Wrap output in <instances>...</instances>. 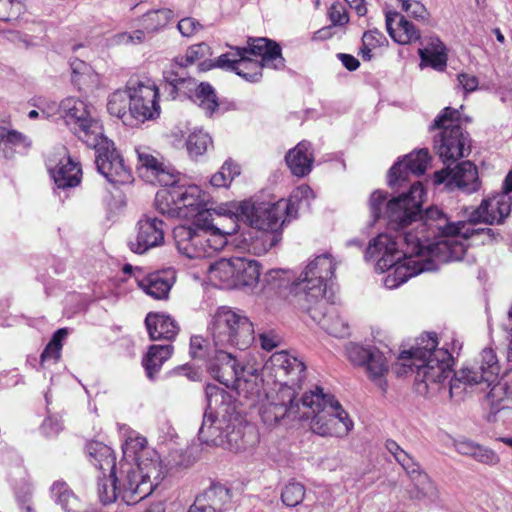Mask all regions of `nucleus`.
Segmentation results:
<instances>
[{
  "mask_svg": "<svg viewBox=\"0 0 512 512\" xmlns=\"http://www.w3.org/2000/svg\"><path fill=\"white\" fill-rule=\"evenodd\" d=\"M305 497V487L299 482H289L282 490L281 499L287 507L299 505Z\"/></svg>",
  "mask_w": 512,
  "mask_h": 512,
  "instance_id": "obj_50",
  "label": "nucleus"
},
{
  "mask_svg": "<svg viewBox=\"0 0 512 512\" xmlns=\"http://www.w3.org/2000/svg\"><path fill=\"white\" fill-rule=\"evenodd\" d=\"M117 476H110V474H105L103 477H99L98 483V495L100 501L104 504H110L117 500L118 494L120 493V488L117 486L118 483Z\"/></svg>",
  "mask_w": 512,
  "mask_h": 512,
  "instance_id": "obj_43",
  "label": "nucleus"
},
{
  "mask_svg": "<svg viewBox=\"0 0 512 512\" xmlns=\"http://www.w3.org/2000/svg\"><path fill=\"white\" fill-rule=\"evenodd\" d=\"M192 100L208 116H211L219 106L215 90L209 83L205 82L197 86Z\"/></svg>",
  "mask_w": 512,
  "mask_h": 512,
  "instance_id": "obj_42",
  "label": "nucleus"
},
{
  "mask_svg": "<svg viewBox=\"0 0 512 512\" xmlns=\"http://www.w3.org/2000/svg\"><path fill=\"white\" fill-rule=\"evenodd\" d=\"M314 199V193L308 185H300L296 187L290 197L285 200V218L286 221H290L297 217L300 210H307L310 207L311 201Z\"/></svg>",
  "mask_w": 512,
  "mask_h": 512,
  "instance_id": "obj_39",
  "label": "nucleus"
},
{
  "mask_svg": "<svg viewBox=\"0 0 512 512\" xmlns=\"http://www.w3.org/2000/svg\"><path fill=\"white\" fill-rule=\"evenodd\" d=\"M230 501V490L221 484H214L195 498L188 512H221Z\"/></svg>",
  "mask_w": 512,
  "mask_h": 512,
  "instance_id": "obj_29",
  "label": "nucleus"
},
{
  "mask_svg": "<svg viewBox=\"0 0 512 512\" xmlns=\"http://www.w3.org/2000/svg\"><path fill=\"white\" fill-rule=\"evenodd\" d=\"M435 334L421 335L416 345L404 350L398 357L397 365L403 370L398 374L415 371L418 390L437 392L452 373V353L445 348H438Z\"/></svg>",
  "mask_w": 512,
  "mask_h": 512,
  "instance_id": "obj_5",
  "label": "nucleus"
},
{
  "mask_svg": "<svg viewBox=\"0 0 512 512\" xmlns=\"http://www.w3.org/2000/svg\"><path fill=\"white\" fill-rule=\"evenodd\" d=\"M458 82L466 93L473 92L478 87V79L474 75L461 73L458 75Z\"/></svg>",
  "mask_w": 512,
  "mask_h": 512,
  "instance_id": "obj_64",
  "label": "nucleus"
},
{
  "mask_svg": "<svg viewBox=\"0 0 512 512\" xmlns=\"http://www.w3.org/2000/svg\"><path fill=\"white\" fill-rule=\"evenodd\" d=\"M285 160L293 175L297 177H304L309 174L314 162L310 142H299L293 149L288 151L285 156Z\"/></svg>",
  "mask_w": 512,
  "mask_h": 512,
  "instance_id": "obj_33",
  "label": "nucleus"
},
{
  "mask_svg": "<svg viewBox=\"0 0 512 512\" xmlns=\"http://www.w3.org/2000/svg\"><path fill=\"white\" fill-rule=\"evenodd\" d=\"M386 42L385 36L378 30H369L364 33L362 43L364 47L377 48Z\"/></svg>",
  "mask_w": 512,
  "mask_h": 512,
  "instance_id": "obj_61",
  "label": "nucleus"
},
{
  "mask_svg": "<svg viewBox=\"0 0 512 512\" xmlns=\"http://www.w3.org/2000/svg\"><path fill=\"white\" fill-rule=\"evenodd\" d=\"M23 10L24 5L20 0H0V21L17 19Z\"/></svg>",
  "mask_w": 512,
  "mask_h": 512,
  "instance_id": "obj_54",
  "label": "nucleus"
},
{
  "mask_svg": "<svg viewBox=\"0 0 512 512\" xmlns=\"http://www.w3.org/2000/svg\"><path fill=\"white\" fill-rule=\"evenodd\" d=\"M293 406L298 411L286 414L284 419L308 420L309 429L321 437L342 438L353 429V421L339 401L321 387L305 392Z\"/></svg>",
  "mask_w": 512,
  "mask_h": 512,
  "instance_id": "obj_6",
  "label": "nucleus"
},
{
  "mask_svg": "<svg viewBox=\"0 0 512 512\" xmlns=\"http://www.w3.org/2000/svg\"><path fill=\"white\" fill-rule=\"evenodd\" d=\"M60 155L61 157L57 164L53 165L52 160L49 161V170L55 184L59 188L77 186L81 179V168L79 163L66 155L64 149H62Z\"/></svg>",
  "mask_w": 512,
  "mask_h": 512,
  "instance_id": "obj_30",
  "label": "nucleus"
},
{
  "mask_svg": "<svg viewBox=\"0 0 512 512\" xmlns=\"http://www.w3.org/2000/svg\"><path fill=\"white\" fill-rule=\"evenodd\" d=\"M236 272L235 282H237V288L240 287H255L260 278V264L253 259L235 257Z\"/></svg>",
  "mask_w": 512,
  "mask_h": 512,
  "instance_id": "obj_38",
  "label": "nucleus"
},
{
  "mask_svg": "<svg viewBox=\"0 0 512 512\" xmlns=\"http://www.w3.org/2000/svg\"><path fill=\"white\" fill-rule=\"evenodd\" d=\"M387 451L394 457L403 470L417 461L405 450H403L394 440H387L385 443Z\"/></svg>",
  "mask_w": 512,
  "mask_h": 512,
  "instance_id": "obj_53",
  "label": "nucleus"
},
{
  "mask_svg": "<svg viewBox=\"0 0 512 512\" xmlns=\"http://www.w3.org/2000/svg\"><path fill=\"white\" fill-rule=\"evenodd\" d=\"M246 48L234 47L232 51L217 58V66L235 72L249 82H257L262 77L263 67L259 61L246 56Z\"/></svg>",
  "mask_w": 512,
  "mask_h": 512,
  "instance_id": "obj_24",
  "label": "nucleus"
},
{
  "mask_svg": "<svg viewBox=\"0 0 512 512\" xmlns=\"http://www.w3.org/2000/svg\"><path fill=\"white\" fill-rule=\"evenodd\" d=\"M51 494L56 503L61 505V507L66 510H72L73 506L76 504L77 499L69 488L67 483L63 481H55L51 486Z\"/></svg>",
  "mask_w": 512,
  "mask_h": 512,
  "instance_id": "obj_46",
  "label": "nucleus"
},
{
  "mask_svg": "<svg viewBox=\"0 0 512 512\" xmlns=\"http://www.w3.org/2000/svg\"><path fill=\"white\" fill-rule=\"evenodd\" d=\"M235 225H226L223 215L215 208V217L201 214L188 225L174 228L175 245L180 254L189 259L212 256L227 244V236L235 234Z\"/></svg>",
  "mask_w": 512,
  "mask_h": 512,
  "instance_id": "obj_8",
  "label": "nucleus"
},
{
  "mask_svg": "<svg viewBox=\"0 0 512 512\" xmlns=\"http://www.w3.org/2000/svg\"><path fill=\"white\" fill-rule=\"evenodd\" d=\"M70 67L72 71V81L77 85L85 83V79L92 76L91 66L80 59L72 60Z\"/></svg>",
  "mask_w": 512,
  "mask_h": 512,
  "instance_id": "obj_56",
  "label": "nucleus"
},
{
  "mask_svg": "<svg viewBox=\"0 0 512 512\" xmlns=\"http://www.w3.org/2000/svg\"><path fill=\"white\" fill-rule=\"evenodd\" d=\"M175 270L169 268L147 275H135V281L139 288H141L150 297L163 300L167 299L169 292L175 282Z\"/></svg>",
  "mask_w": 512,
  "mask_h": 512,
  "instance_id": "obj_27",
  "label": "nucleus"
},
{
  "mask_svg": "<svg viewBox=\"0 0 512 512\" xmlns=\"http://www.w3.org/2000/svg\"><path fill=\"white\" fill-rule=\"evenodd\" d=\"M349 360L355 365L365 366L368 377L383 391L386 387L384 376L388 372V362L378 348L359 344H350L347 348Z\"/></svg>",
  "mask_w": 512,
  "mask_h": 512,
  "instance_id": "obj_19",
  "label": "nucleus"
},
{
  "mask_svg": "<svg viewBox=\"0 0 512 512\" xmlns=\"http://www.w3.org/2000/svg\"><path fill=\"white\" fill-rule=\"evenodd\" d=\"M305 365L286 351L275 352L265 362L263 375L273 379L274 387L266 394L267 403L262 405L261 419L269 425H275L288 413H296L293 403L296 387L304 378Z\"/></svg>",
  "mask_w": 512,
  "mask_h": 512,
  "instance_id": "obj_3",
  "label": "nucleus"
},
{
  "mask_svg": "<svg viewBox=\"0 0 512 512\" xmlns=\"http://www.w3.org/2000/svg\"><path fill=\"white\" fill-rule=\"evenodd\" d=\"M498 359L491 348H485L479 354V357L473 362L467 363L449 382V392L453 393L460 387L459 384L466 386L484 385L486 388L494 384L499 374Z\"/></svg>",
  "mask_w": 512,
  "mask_h": 512,
  "instance_id": "obj_14",
  "label": "nucleus"
},
{
  "mask_svg": "<svg viewBox=\"0 0 512 512\" xmlns=\"http://www.w3.org/2000/svg\"><path fill=\"white\" fill-rule=\"evenodd\" d=\"M471 457L486 465L493 466L499 463V457L493 450L479 444H476Z\"/></svg>",
  "mask_w": 512,
  "mask_h": 512,
  "instance_id": "obj_57",
  "label": "nucleus"
},
{
  "mask_svg": "<svg viewBox=\"0 0 512 512\" xmlns=\"http://www.w3.org/2000/svg\"><path fill=\"white\" fill-rule=\"evenodd\" d=\"M338 262L330 253L317 255L290 285L291 303L298 309H311L312 303L323 305L328 283L334 278Z\"/></svg>",
  "mask_w": 512,
  "mask_h": 512,
  "instance_id": "obj_9",
  "label": "nucleus"
},
{
  "mask_svg": "<svg viewBox=\"0 0 512 512\" xmlns=\"http://www.w3.org/2000/svg\"><path fill=\"white\" fill-rule=\"evenodd\" d=\"M137 155V171L149 182H157L161 186L172 185L178 181L179 174L156 151L147 146L135 148Z\"/></svg>",
  "mask_w": 512,
  "mask_h": 512,
  "instance_id": "obj_18",
  "label": "nucleus"
},
{
  "mask_svg": "<svg viewBox=\"0 0 512 512\" xmlns=\"http://www.w3.org/2000/svg\"><path fill=\"white\" fill-rule=\"evenodd\" d=\"M332 296L325 297L323 305L311 304V309H300L321 326L328 334L342 338L349 334V326L345 319L332 306Z\"/></svg>",
  "mask_w": 512,
  "mask_h": 512,
  "instance_id": "obj_23",
  "label": "nucleus"
},
{
  "mask_svg": "<svg viewBox=\"0 0 512 512\" xmlns=\"http://www.w3.org/2000/svg\"><path fill=\"white\" fill-rule=\"evenodd\" d=\"M240 174V168L234 162L226 161L221 169L215 173L210 180V183L214 187H228L235 176Z\"/></svg>",
  "mask_w": 512,
  "mask_h": 512,
  "instance_id": "obj_47",
  "label": "nucleus"
},
{
  "mask_svg": "<svg viewBox=\"0 0 512 512\" xmlns=\"http://www.w3.org/2000/svg\"><path fill=\"white\" fill-rule=\"evenodd\" d=\"M430 157L427 149H420L406 155L402 160L395 163L388 175V184L394 187L409 179V175L420 176L428 166Z\"/></svg>",
  "mask_w": 512,
  "mask_h": 512,
  "instance_id": "obj_26",
  "label": "nucleus"
},
{
  "mask_svg": "<svg viewBox=\"0 0 512 512\" xmlns=\"http://www.w3.org/2000/svg\"><path fill=\"white\" fill-rule=\"evenodd\" d=\"M177 29L183 37H192L202 29V25L192 17H185L178 22Z\"/></svg>",
  "mask_w": 512,
  "mask_h": 512,
  "instance_id": "obj_60",
  "label": "nucleus"
},
{
  "mask_svg": "<svg viewBox=\"0 0 512 512\" xmlns=\"http://www.w3.org/2000/svg\"><path fill=\"white\" fill-rule=\"evenodd\" d=\"M86 145L95 150L97 170L110 183L126 184L131 181L130 170L125 166L121 155L114 147V143L103 132L95 138L93 144Z\"/></svg>",
  "mask_w": 512,
  "mask_h": 512,
  "instance_id": "obj_16",
  "label": "nucleus"
},
{
  "mask_svg": "<svg viewBox=\"0 0 512 512\" xmlns=\"http://www.w3.org/2000/svg\"><path fill=\"white\" fill-rule=\"evenodd\" d=\"M207 410L199 429V439L206 444L223 447L235 452L246 449V441L237 414L230 413L226 403L229 396L224 389L207 385Z\"/></svg>",
  "mask_w": 512,
  "mask_h": 512,
  "instance_id": "obj_7",
  "label": "nucleus"
},
{
  "mask_svg": "<svg viewBox=\"0 0 512 512\" xmlns=\"http://www.w3.org/2000/svg\"><path fill=\"white\" fill-rule=\"evenodd\" d=\"M236 263L234 258H221L210 264L208 269L209 280L222 289L237 288L235 282Z\"/></svg>",
  "mask_w": 512,
  "mask_h": 512,
  "instance_id": "obj_37",
  "label": "nucleus"
},
{
  "mask_svg": "<svg viewBox=\"0 0 512 512\" xmlns=\"http://www.w3.org/2000/svg\"><path fill=\"white\" fill-rule=\"evenodd\" d=\"M262 379L257 374V369L250 366L246 367V373L240 375L237 383L232 386L239 397H242L248 402L249 406L260 405L259 414L261 415V408L263 404L267 403L266 394L269 392H261Z\"/></svg>",
  "mask_w": 512,
  "mask_h": 512,
  "instance_id": "obj_28",
  "label": "nucleus"
},
{
  "mask_svg": "<svg viewBox=\"0 0 512 512\" xmlns=\"http://www.w3.org/2000/svg\"><path fill=\"white\" fill-rule=\"evenodd\" d=\"M215 356L210 360L208 370L211 376L227 388H232L246 367H238L237 361L228 348L215 347Z\"/></svg>",
  "mask_w": 512,
  "mask_h": 512,
  "instance_id": "obj_25",
  "label": "nucleus"
},
{
  "mask_svg": "<svg viewBox=\"0 0 512 512\" xmlns=\"http://www.w3.org/2000/svg\"><path fill=\"white\" fill-rule=\"evenodd\" d=\"M60 119L85 144H93L103 132L99 119L84 100L68 96L60 102Z\"/></svg>",
  "mask_w": 512,
  "mask_h": 512,
  "instance_id": "obj_13",
  "label": "nucleus"
},
{
  "mask_svg": "<svg viewBox=\"0 0 512 512\" xmlns=\"http://www.w3.org/2000/svg\"><path fill=\"white\" fill-rule=\"evenodd\" d=\"M123 454L126 459L135 462V467L128 463L121 465V471L126 473L122 501L130 505L153 492L164 478V468L158 453L147 446L145 437L138 434L127 438Z\"/></svg>",
  "mask_w": 512,
  "mask_h": 512,
  "instance_id": "obj_4",
  "label": "nucleus"
},
{
  "mask_svg": "<svg viewBox=\"0 0 512 512\" xmlns=\"http://www.w3.org/2000/svg\"><path fill=\"white\" fill-rule=\"evenodd\" d=\"M209 330L215 347L248 348L254 341V328L246 314L228 306L217 308L211 317Z\"/></svg>",
  "mask_w": 512,
  "mask_h": 512,
  "instance_id": "obj_11",
  "label": "nucleus"
},
{
  "mask_svg": "<svg viewBox=\"0 0 512 512\" xmlns=\"http://www.w3.org/2000/svg\"><path fill=\"white\" fill-rule=\"evenodd\" d=\"M211 55L210 46L205 42H201L188 47L184 55L175 57L170 63L169 68L164 70V78L171 86V93L175 92L178 84L185 81L184 76L179 74L177 69L186 68L197 62H199L198 68L200 71H208L218 67L216 65L217 60L215 62L209 60Z\"/></svg>",
  "mask_w": 512,
  "mask_h": 512,
  "instance_id": "obj_17",
  "label": "nucleus"
},
{
  "mask_svg": "<svg viewBox=\"0 0 512 512\" xmlns=\"http://www.w3.org/2000/svg\"><path fill=\"white\" fill-rule=\"evenodd\" d=\"M289 274L287 271L281 269H272L268 273L265 274L264 281L267 285L271 286L273 289H281L283 287H287L290 290L289 284ZM291 298V295L289 294Z\"/></svg>",
  "mask_w": 512,
  "mask_h": 512,
  "instance_id": "obj_55",
  "label": "nucleus"
},
{
  "mask_svg": "<svg viewBox=\"0 0 512 512\" xmlns=\"http://www.w3.org/2000/svg\"><path fill=\"white\" fill-rule=\"evenodd\" d=\"M151 340H172L178 334L179 327L169 315L149 313L145 319Z\"/></svg>",
  "mask_w": 512,
  "mask_h": 512,
  "instance_id": "obj_36",
  "label": "nucleus"
},
{
  "mask_svg": "<svg viewBox=\"0 0 512 512\" xmlns=\"http://www.w3.org/2000/svg\"><path fill=\"white\" fill-rule=\"evenodd\" d=\"M246 49L248 53L261 57L259 63L263 68L281 69L284 67L285 60L281 53V47L270 39H249Z\"/></svg>",
  "mask_w": 512,
  "mask_h": 512,
  "instance_id": "obj_31",
  "label": "nucleus"
},
{
  "mask_svg": "<svg viewBox=\"0 0 512 512\" xmlns=\"http://www.w3.org/2000/svg\"><path fill=\"white\" fill-rule=\"evenodd\" d=\"M424 196L420 182L413 183L408 192L389 201L380 190L370 196L369 208L374 221L384 217L389 229L396 232V235L381 233L372 239L364 255L366 261L375 262V271L379 273L393 269L384 279L389 289L397 288L421 272L434 270L436 261L462 260L467 249L463 241L485 231L474 225L502 223L512 206L511 195L499 193L484 199L468 222L451 223L437 207L422 214Z\"/></svg>",
  "mask_w": 512,
  "mask_h": 512,
  "instance_id": "obj_1",
  "label": "nucleus"
},
{
  "mask_svg": "<svg viewBox=\"0 0 512 512\" xmlns=\"http://www.w3.org/2000/svg\"><path fill=\"white\" fill-rule=\"evenodd\" d=\"M205 340L201 336H193L190 339V355L194 359L206 357Z\"/></svg>",
  "mask_w": 512,
  "mask_h": 512,
  "instance_id": "obj_62",
  "label": "nucleus"
},
{
  "mask_svg": "<svg viewBox=\"0 0 512 512\" xmlns=\"http://www.w3.org/2000/svg\"><path fill=\"white\" fill-rule=\"evenodd\" d=\"M42 432L47 436L57 435L62 429V422L55 416L47 417L41 426Z\"/></svg>",
  "mask_w": 512,
  "mask_h": 512,
  "instance_id": "obj_63",
  "label": "nucleus"
},
{
  "mask_svg": "<svg viewBox=\"0 0 512 512\" xmlns=\"http://www.w3.org/2000/svg\"><path fill=\"white\" fill-rule=\"evenodd\" d=\"M328 17L333 26H343L349 22L347 11L340 3L331 5L328 11Z\"/></svg>",
  "mask_w": 512,
  "mask_h": 512,
  "instance_id": "obj_59",
  "label": "nucleus"
},
{
  "mask_svg": "<svg viewBox=\"0 0 512 512\" xmlns=\"http://www.w3.org/2000/svg\"><path fill=\"white\" fill-rule=\"evenodd\" d=\"M174 18L173 10L169 8L151 9L145 12L139 19V25L144 33L154 34L164 29Z\"/></svg>",
  "mask_w": 512,
  "mask_h": 512,
  "instance_id": "obj_41",
  "label": "nucleus"
},
{
  "mask_svg": "<svg viewBox=\"0 0 512 512\" xmlns=\"http://www.w3.org/2000/svg\"><path fill=\"white\" fill-rule=\"evenodd\" d=\"M434 185H444L448 190L458 188L465 193H473L480 187L476 166L470 161H463L453 169L449 166L436 171L433 175Z\"/></svg>",
  "mask_w": 512,
  "mask_h": 512,
  "instance_id": "obj_20",
  "label": "nucleus"
},
{
  "mask_svg": "<svg viewBox=\"0 0 512 512\" xmlns=\"http://www.w3.org/2000/svg\"><path fill=\"white\" fill-rule=\"evenodd\" d=\"M186 145L189 155L198 157L203 155L212 146V139L206 132L195 130L188 136Z\"/></svg>",
  "mask_w": 512,
  "mask_h": 512,
  "instance_id": "obj_45",
  "label": "nucleus"
},
{
  "mask_svg": "<svg viewBox=\"0 0 512 512\" xmlns=\"http://www.w3.org/2000/svg\"><path fill=\"white\" fill-rule=\"evenodd\" d=\"M31 141L24 134L16 130H3L0 132V146L5 147H29Z\"/></svg>",
  "mask_w": 512,
  "mask_h": 512,
  "instance_id": "obj_51",
  "label": "nucleus"
},
{
  "mask_svg": "<svg viewBox=\"0 0 512 512\" xmlns=\"http://www.w3.org/2000/svg\"><path fill=\"white\" fill-rule=\"evenodd\" d=\"M86 452L90 463L100 470L105 476L106 473L110 476L116 474V457L113 450L97 441L89 442L86 446Z\"/></svg>",
  "mask_w": 512,
  "mask_h": 512,
  "instance_id": "obj_35",
  "label": "nucleus"
},
{
  "mask_svg": "<svg viewBox=\"0 0 512 512\" xmlns=\"http://www.w3.org/2000/svg\"><path fill=\"white\" fill-rule=\"evenodd\" d=\"M31 104L37 108L46 119L54 116H60V103H57L50 98L43 96L35 97L32 99Z\"/></svg>",
  "mask_w": 512,
  "mask_h": 512,
  "instance_id": "obj_52",
  "label": "nucleus"
},
{
  "mask_svg": "<svg viewBox=\"0 0 512 512\" xmlns=\"http://www.w3.org/2000/svg\"><path fill=\"white\" fill-rule=\"evenodd\" d=\"M68 335V330L66 328L58 329L52 336V339L47 344L46 348L41 354V361L44 362L49 359H53L54 361L59 360L62 349V341Z\"/></svg>",
  "mask_w": 512,
  "mask_h": 512,
  "instance_id": "obj_48",
  "label": "nucleus"
},
{
  "mask_svg": "<svg viewBox=\"0 0 512 512\" xmlns=\"http://www.w3.org/2000/svg\"><path fill=\"white\" fill-rule=\"evenodd\" d=\"M164 237V222L157 217L144 216L137 222L135 235L129 239L128 246L132 252L143 254L149 249L161 246Z\"/></svg>",
  "mask_w": 512,
  "mask_h": 512,
  "instance_id": "obj_22",
  "label": "nucleus"
},
{
  "mask_svg": "<svg viewBox=\"0 0 512 512\" xmlns=\"http://www.w3.org/2000/svg\"><path fill=\"white\" fill-rule=\"evenodd\" d=\"M129 113L140 122L160 115L159 92L155 83L145 76H132L127 82Z\"/></svg>",
  "mask_w": 512,
  "mask_h": 512,
  "instance_id": "obj_15",
  "label": "nucleus"
},
{
  "mask_svg": "<svg viewBox=\"0 0 512 512\" xmlns=\"http://www.w3.org/2000/svg\"><path fill=\"white\" fill-rule=\"evenodd\" d=\"M107 109L111 115L120 119H123L130 114L128 89L117 90L112 93L108 100Z\"/></svg>",
  "mask_w": 512,
  "mask_h": 512,
  "instance_id": "obj_44",
  "label": "nucleus"
},
{
  "mask_svg": "<svg viewBox=\"0 0 512 512\" xmlns=\"http://www.w3.org/2000/svg\"><path fill=\"white\" fill-rule=\"evenodd\" d=\"M147 39L144 30L136 29L131 32H120L110 37L109 42L113 46H136L143 44Z\"/></svg>",
  "mask_w": 512,
  "mask_h": 512,
  "instance_id": "obj_49",
  "label": "nucleus"
},
{
  "mask_svg": "<svg viewBox=\"0 0 512 512\" xmlns=\"http://www.w3.org/2000/svg\"><path fill=\"white\" fill-rule=\"evenodd\" d=\"M410 480L405 492L410 500L418 501L426 506L440 502V491L436 483L416 462L404 470Z\"/></svg>",
  "mask_w": 512,
  "mask_h": 512,
  "instance_id": "obj_21",
  "label": "nucleus"
},
{
  "mask_svg": "<svg viewBox=\"0 0 512 512\" xmlns=\"http://www.w3.org/2000/svg\"><path fill=\"white\" fill-rule=\"evenodd\" d=\"M430 129L440 130L434 137V144L443 162L455 161L469 154L470 141L461 128L459 110L444 108L434 119Z\"/></svg>",
  "mask_w": 512,
  "mask_h": 512,
  "instance_id": "obj_12",
  "label": "nucleus"
},
{
  "mask_svg": "<svg viewBox=\"0 0 512 512\" xmlns=\"http://www.w3.org/2000/svg\"><path fill=\"white\" fill-rule=\"evenodd\" d=\"M156 194V207L159 212L168 217L194 218L201 214L205 217H215V208L212 207L208 196L197 185H179L178 181L166 185Z\"/></svg>",
  "mask_w": 512,
  "mask_h": 512,
  "instance_id": "obj_10",
  "label": "nucleus"
},
{
  "mask_svg": "<svg viewBox=\"0 0 512 512\" xmlns=\"http://www.w3.org/2000/svg\"><path fill=\"white\" fill-rule=\"evenodd\" d=\"M286 204L284 199L276 202L250 198L243 201L221 203L217 211L223 215L226 225L234 224L235 233L239 230V223L256 229L260 236L253 242L256 253L262 254L269 251L281 240V227L286 222Z\"/></svg>",
  "mask_w": 512,
  "mask_h": 512,
  "instance_id": "obj_2",
  "label": "nucleus"
},
{
  "mask_svg": "<svg viewBox=\"0 0 512 512\" xmlns=\"http://www.w3.org/2000/svg\"><path fill=\"white\" fill-rule=\"evenodd\" d=\"M386 28L390 37L398 44L406 45L420 39L416 27L396 12L386 15Z\"/></svg>",
  "mask_w": 512,
  "mask_h": 512,
  "instance_id": "obj_34",
  "label": "nucleus"
},
{
  "mask_svg": "<svg viewBox=\"0 0 512 512\" xmlns=\"http://www.w3.org/2000/svg\"><path fill=\"white\" fill-rule=\"evenodd\" d=\"M401 5V9L405 11L409 16L416 19H425L427 16V10L425 6L417 0H397Z\"/></svg>",
  "mask_w": 512,
  "mask_h": 512,
  "instance_id": "obj_58",
  "label": "nucleus"
},
{
  "mask_svg": "<svg viewBox=\"0 0 512 512\" xmlns=\"http://www.w3.org/2000/svg\"><path fill=\"white\" fill-rule=\"evenodd\" d=\"M421 59V67L430 66L437 71L445 70L448 54L444 43L437 36L425 39V45L418 50Z\"/></svg>",
  "mask_w": 512,
  "mask_h": 512,
  "instance_id": "obj_32",
  "label": "nucleus"
},
{
  "mask_svg": "<svg viewBox=\"0 0 512 512\" xmlns=\"http://www.w3.org/2000/svg\"><path fill=\"white\" fill-rule=\"evenodd\" d=\"M173 353L171 344L151 345L143 358V366L149 379H154L160 371L164 362H166Z\"/></svg>",
  "mask_w": 512,
  "mask_h": 512,
  "instance_id": "obj_40",
  "label": "nucleus"
}]
</instances>
